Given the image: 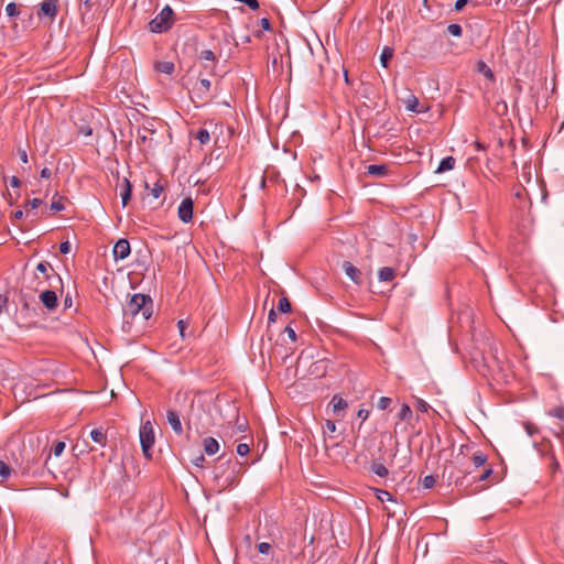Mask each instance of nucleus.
Instances as JSON below:
<instances>
[{
	"instance_id": "9b49d317",
	"label": "nucleus",
	"mask_w": 564,
	"mask_h": 564,
	"mask_svg": "<svg viewBox=\"0 0 564 564\" xmlns=\"http://www.w3.org/2000/svg\"><path fill=\"white\" fill-rule=\"evenodd\" d=\"M166 419L175 434L181 435L183 433V426L178 413L174 410H169L166 412Z\"/></svg>"
},
{
	"instance_id": "603ef678",
	"label": "nucleus",
	"mask_w": 564,
	"mask_h": 564,
	"mask_svg": "<svg viewBox=\"0 0 564 564\" xmlns=\"http://www.w3.org/2000/svg\"><path fill=\"white\" fill-rule=\"evenodd\" d=\"M48 268H51V264L46 261L40 262L36 265V270L41 273H46Z\"/></svg>"
},
{
	"instance_id": "412c9836",
	"label": "nucleus",
	"mask_w": 564,
	"mask_h": 564,
	"mask_svg": "<svg viewBox=\"0 0 564 564\" xmlns=\"http://www.w3.org/2000/svg\"><path fill=\"white\" fill-rule=\"evenodd\" d=\"M154 68L159 73L171 75L174 72L175 66L172 62L162 61L156 62Z\"/></svg>"
},
{
	"instance_id": "774afa93",
	"label": "nucleus",
	"mask_w": 564,
	"mask_h": 564,
	"mask_svg": "<svg viewBox=\"0 0 564 564\" xmlns=\"http://www.w3.org/2000/svg\"><path fill=\"white\" fill-rule=\"evenodd\" d=\"M344 78H345V82L346 84H349V77H348V72L347 70H344Z\"/></svg>"
},
{
	"instance_id": "8fccbe9b",
	"label": "nucleus",
	"mask_w": 564,
	"mask_h": 564,
	"mask_svg": "<svg viewBox=\"0 0 564 564\" xmlns=\"http://www.w3.org/2000/svg\"><path fill=\"white\" fill-rule=\"evenodd\" d=\"M284 333L288 335V337L292 340V341H295L296 340V333L295 330L291 327V326H286L284 328Z\"/></svg>"
},
{
	"instance_id": "f704fd0d",
	"label": "nucleus",
	"mask_w": 564,
	"mask_h": 564,
	"mask_svg": "<svg viewBox=\"0 0 564 564\" xmlns=\"http://www.w3.org/2000/svg\"><path fill=\"white\" fill-rule=\"evenodd\" d=\"M6 12L9 17H17L19 15V9L14 2H10L6 7Z\"/></svg>"
},
{
	"instance_id": "bb28decb",
	"label": "nucleus",
	"mask_w": 564,
	"mask_h": 564,
	"mask_svg": "<svg viewBox=\"0 0 564 564\" xmlns=\"http://www.w3.org/2000/svg\"><path fill=\"white\" fill-rule=\"evenodd\" d=\"M278 310L281 312V313H290L291 310H292V306H291V302L289 301L288 297L285 296H282L279 301V304H278Z\"/></svg>"
},
{
	"instance_id": "338daca9",
	"label": "nucleus",
	"mask_w": 564,
	"mask_h": 564,
	"mask_svg": "<svg viewBox=\"0 0 564 564\" xmlns=\"http://www.w3.org/2000/svg\"><path fill=\"white\" fill-rule=\"evenodd\" d=\"M475 147H476L477 150H484L485 149V147L480 142H478V141L475 142Z\"/></svg>"
},
{
	"instance_id": "393cba45",
	"label": "nucleus",
	"mask_w": 564,
	"mask_h": 564,
	"mask_svg": "<svg viewBox=\"0 0 564 564\" xmlns=\"http://www.w3.org/2000/svg\"><path fill=\"white\" fill-rule=\"evenodd\" d=\"M417 106H419V99L413 94H410L408 96V99L405 100L406 109L412 112H420V110L417 109Z\"/></svg>"
},
{
	"instance_id": "f03ea898",
	"label": "nucleus",
	"mask_w": 564,
	"mask_h": 564,
	"mask_svg": "<svg viewBox=\"0 0 564 564\" xmlns=\"http://www.w3.org/2000/svg\"><path fill=\"white\" fill-rule=\"evenodd\" d=\"M176 22L174 10L166 4L149 23L148 29L152 33H166Z\"/></svg>"
},
{
	"instance_id": "4d7b16f0",
	"label": "nucleus",
	"mask_w": 564,
	"mask_h": 564,
	"mask_svg": "<svg viewBox=\"0 0 564 564\" xmlns=\"http://www.w3.org/2000/svg\"><path fill=\"white\" fill-rule=\"evenodd\" d=\"M467 2L468 0H457L454 6L455 10L460 11L467 4Z\"/></svg>"
},
{
	"instance_id": "6e6d98bb",
	"label": "nucleus",
	"mask_w": 564,
	"mask_h": 564,
	"mask_svg": "<svg viewBox=\"0 0 564 564\" xmlns=\"http://www.w3.org/2000/svg\"><path fill=\"white\" fill-rule=\"evenodd\" d=\"M492 473V469L491 468H487L484 470V473L478 477V480L479 481H484L486 480Z\"/></svg>"
},
{
	"instance_id": "39448f33",
	"label": "nucleus",
	"mask_w": 564,
	"mask_h": 564,
	"mask_svg": "<svg viewBox=\"0 0 564 564\" xmlns=\"http://www.w3.org/2000/svg\"><path fill=\"white\" fill-rule=\"evenodd\" d=\"M58 13V0H43L36 12L39 19L48 18L53 22Z\"/></svg>"
},
{
	"instance_id": "58836bf2",
	"label": "nucleus",
	"mask_w": 564,
	"mask_h": 564,
	"mask_svg": "<svg viewBox=\"0 0 564 564\" xmlns=\"http://www.w3.org/2000/svg\"><path fill=\"white\" fill-rule=\"evenodd\" d=\"M391 404V399L388 397H381L378 401V408L380 410H387Z\"/></svg>"
},
{
	"instance_id": "3c124183",
	"label": "nucleus",
	"mask_w": 564,
	"mask_h": 564,
	"mask_svg": "<svg viewBox=\"0 0 564 564\" xmlns=\"http://www.w3.org/2000/svg\"><path fill=\"white\" fill-rule=\"evenodd\" d=\"M59 252L63 254H67L70 252V243L68 241H64L59 245Z\"/></svg>"
},
{
	"instance_id": "a878e982",
	"label": "nucleus",
	"mask_w": 564,
	"mask_h": 564,
	"mask_svg": "<svg viewBox=\"0 0 564 564\" xmlns=\"http://www.w3.org/2000/svg\"><path fill=\"white\" fill-rule=\"evenodd\" d=\"M198 58L200 61L212 62L214 64L217 61L216 54L212 50H203V51H200L199 54H198Z\"/></svg>"
},
{
	"instance_id": "c9c22d12",
	"label": "nucleus",
	"mask_w": 564,
	"mask_h": 564,
	"mask_svg": "<svg viewBox=\"0 0 564 564\" xmlns=\"http://www.w3.org/2000/svg\"><path fill=\"white\" fill-rule=\"evenodd\" d=\"M236 451H237V454L239 456H246L250 452V446L247 443H240V444L237 445V449Z\"/></svg>"
},
{
	"instance_id": "7c9ffc66",
	"label": "nucleus",
	"mask_w": 564,
	"mask_h": 564,
	"mask_svg": "<svg viewBox=\"0 0 564 564\" xmlns=\"http://www.w3.org/2000/svg\"><path fill=\"white\" fill-rule=\"evenodd\" d=\"M447 32L453 36L459 37L463 34V29L459 24L452 23L447 26Z\"/></svg>"
},
{
	"instance_id": "49530a36",
	"label": "nucleus",
	"mask_w": 564,
	"mask_h": 564,
	"mask_svg": "<svg viewBox=\"0 0 564 564\" xmlns=\"http://www.w3.org/2000/svg\"><path fill=\"white\" fill-rule=\"evenodd\" d=\"M187 325H188L187 322L184 319H180L177 322V326H178L180 334H181L182 338L186 337L185 329H186Z\"/></svg>"
},
{
	"instance_id": "a19ab883",
	"label": "nucleus",
	"mask_w": 564,
	"mask_h": 564,
	"mask_svg": "<svg viewBox=\"0 0 564 564\" xmlns=\"http://www.w3.org/2000/svg\"><path fill=\"white\" fill-rule=\"evenodd\" d=\"M236 1L248 6L253 11L258 10L260 7L258 0H236Z\"/></svg>"
},
{
	"instance_id": "cd10ccee",
	"label": "nucleus",
	"mask_w": 564,
	"mask_h": 564,
	"mask_svg": "<svg viewBox=\"0 0 564 564\" xmlns=\"http://www.w3.org/2000/svg\"><path fill=\"white\" fill-rule=\"evenodd\" d=\"M400 421L410 420L412 417V410L408 404H403L398 413Z\"/></svg>"
},
{
	"instance_id": "37998d69",
	"label": "nucleus",
	"mask_w": 564,
	"mask_h": 564,
	"mask_svg": "<svg viewBox=\"0 0 564 564\" xmlns=\"http://www.w3.org/2000/svg\"><path fill=\"white\" fill-rule=\"evenodd\" d=\"M336 431V424L332 420H327L324 425V433H334Z\"/></svg>"
},
{
	"instance_id": "f3484780",
	"label": "nucleus",
	"mask_w": 564,
	"mask_h": 564,
	"mask_svg": "<svg viewBox=\"0 0 564 564\" xmlns=\"http://www.w3.org/2000/svg\"><path fill=\"white\" fill-rule=\"evenodd\" d=\"M90 437L95 443L99 444L100 446H105L107 444V435L104 432L102 427L94 429L90 432Z\"/></svg>"
},
{
	"instance_id": "79ce46f5",
	"label": "nucleus",
	"mask_w": 564,
	"mask_h": 564,
	"mask_svg": "<svg viewBox=\"0 0 564 564\" xmlns=\"http://www.w3.org/2000/svg\"><path fill=\"white\" fill-rule=\"evenodd\" d=\"M272 546L270 543L268 542H261L258 544V551L261 553V554H269V552L271 551Z\"/></svg>"
},
{
	"instance_id": "a18cd8bd",
	"label": "nucleus",
	"mask_w": 564,
	"mask_h": 564,
	"mask_svg": "<svg viewBox=\"0 0 564 564\" xmlns=\"http://www.w3.org/2000/svg\"><path fill=\"white\" fill-rule=\"evenodd\" d=\"M150 133H153V131L148 130V129H143V131L138 130V138L140 139L141 142L144 143L149 138L148 134H150Z\"/></svg>"
},
{
	"instance_id": "c756f323",
	"label": "nucleus",
	"mask_w": 564,
	"mask_h": 564,
	"mask_svg": "<svg viewBox=\"0 0 564 564\" xmlns=\"http://www.w3.org/2000/svg\"><path fill=\"white\" fill-rule=\"evenodd\" d=\"M471 459H473V463H474L475 467H480V466H482L486 463L487 457L481 452H476L473 455Z\"/></svg>"
},
{
	"instance_id": "de8ad7c7",
	"label": "nucleus",
	"mask_w": 564,
	"mask_h": 564,
	"mask_svg": "<svg viewBox=\"0 0 564 564\" xmlns=\"http://www.w3.org/2000/svg\"><path fill=\"white\" fill-rule=\"evenodd\" d=\"M206 459L203 454L198 455L195 459H193V464L196 467L203 468L205 466Z\"/></svg>"
},
{
	"instance_id": "7ed1b4c3",
	"label": "nucleus",
	"mask_w": 564,
	"mask_h": 564,
	"mask_svg": "<svg viewBox=\"0 0 564 564\" xmlns=\"http://www.w3.org/2000/svg\"><path fill=\"white\" fill-rule=\"evenodd\" d=\"M210 80L207 78H198L196 83L193 85L191 90V99L195 104L206 105L210 100L209 91H210Z\"/></svg>"
},
{
	"instance_id": "ddd939ff",
	"label": "nucleus",
	"mask_w": 564,
	"mask_h": 564,
	"mask_svg": "<svg viewBox=\"0 0 564 564\" xmlns=\"http://www.w3.org/2000/svg\"><path fill=\"white\" fill-rule=\"evenodd\" d=\"M120 195L122 205L127 206L132 195V184L127 177L123 178V185Z\"/></svg>"
},
{
	"instance_id": "20e7f679",
	"label": "nucleus",
	"mask_w": 564,
	"mask_h": 564,
	"mask_svg": "<svg viewBox=\"0 0 564 564\" xmlns=\"http://www.w3.org/2000/svg\"><path fill=\"white\" fill-rule=\"evenodd\" d=\"M155 436L153 425L150 421L144 422L140 429V443L143 455L150 459L152 457L151 448L154 444Z\"/></svg>"
},
{
	"instance_id": "2f4dec72",
	"label": "nucleus",
	"mask_w": 564,
	"mask_h": 564,
	"mask_svg": "<svg viewBox=\"0 0 564 564\" xmlns=\"http://www.w3.org/2000/svg\"><path fill=\"white\" fill-rule=\"evenodd\" d=\"M163 189H164L163 185L161 184L160 181H158L153 184V187L150 188L151 195L153 196V198L156 199L161 196Z\"/></svg>"
},
{
	"instance_id": "e433bc0d",
	"label": "nucleus",
	"mask_w": 564,
	"mask_h": 564,
	"mask_svg": "<svg viewBox=\"0 0 564 564\" xmlns=\"http://www.w3.org/2000/svg\"><path fill=\"white\" fill-rule=\"evenodd\" d=\"M247 427H248V422L247 420H240L239 419V415L237 414V417H236V430L238 432H246L247 431Z\"/></svg>"
},
{
	"instance_id": "2eb2a0df",
	"label": "nucleus",
	"mask_w": 564,
	"mask_h": 564,
	"mask_svg": "<svg viewBox=\"0 0 564 564\" xmlns=\"http://www.w3.org/2000/svg\"><path fill=\"white\" fill-rule=\"evenodd\" d=\"M389 172L386 164H371L367 166V173L375 176H386Z\"/></svg>"
},
{
	"instance_id": "9d476101",
	"label": "nucleus",
	"mask_w": 564,
	"mask_h": 564,
	"mask_svg": "<svg viewBox=\"0 0 564 564\" xmlns=\"http://www.w3.org/2000/svg\"><path fill=\"white\" fill-rule=\"evenodd\" d=\"M217 462H218V466L215 467V478L216 479H219V478H224L225 477V473H226V469L231 465L232 463V458L231 456L229 457H226V454H221L218 458H217Z\"/></svg>"
},
{
	"instance_id": "aec40b11",
	"label": "nucleus",
	"mask_w": 564,
	"mask_h": 564,
	"mask_svg": "<svg viewBox=\"0 0 564 564\" xmlns=\"http://www.w3.org/2000/svg\"><path fill=\"white\" fill-rule=\"evenodd\" d=\"M395 272L394 269L390 267H383L378 272L379 281L381 282H390L394 279Z\"/></svg>"
},
{
	"instance_id": "13d9d810",
	"label": "nucleus",
	"mask_w": 564,
	"mask_h": 564,
	"mask_svg": "<svg viewBox=\"0 0 564 564\" xmlns=\"http://www.w3.org/2000/svg\"><path fill=\"white\" fill-rule=\"evenodd\" d=\"M275 321H276V313L273 308H271L268 314V323L271 324V323H274Z\"/></svg>"
},
{
	"instance_id": "c03bdc74",
	"label": "nucleus",
	"mask_w": 564,
	"mask_h": 564,
	"mask_svg": "<svg viewBox=\"0 0 564 564\" xmlns=\"http://www.w3.org/2000/svg\"><path fill=\"white\" fill-rule=\"evenodd\" d=\"M377 497L381 501H384V500L391 501L392 500V495L386 490H378Z\"/></svg>"
},
{
	"instance_id": "b1692460",
	"label": "nucleus",
	"mask_w": 564,
	"mask_h": 564,
	"mask_svg": "<svg viewBox=\"0 0 564 564\" xmlns=\"http://www.w3.org/2000/svg\"><path fill=\"white\" fill-rule=\"evenodd\" d=\"M12 473V468L4 460H0V484L6 481Z\"/></svg>"
},
{
	"instance_id": "c85d7f7f",
	"label": "nucleus",
	"mask_w": 564,
	"mask_h": 564,
	"mask_svg": "<svg viewBox=\"0 0 564 564\" xmlns=\"http://www.w3.org/2000/svg\"><path fill=\"white\" fill-rule=\"evenodd\" d=\"M202 144H206L210 140V134L206 129H199L195 137Z\"/></svg>"
},
{
	"instance_id": "6e6552de",
	"label": "nucleus",
	"mask_w": 564,
	"mask_h": 564,
	"mask_svg": "<svg viewBox=\"0 0 564 564\" xmlns=\"http://www.w3.org/2000/svg\"><path fill=\"white\" fill-rule=\"evenodd\" d=\"M131 252L130 243L127 239H119L113 246V258L115 260H123Z\"/></svg>"
},
{
	"instance_id": "ea45409f",
	"label": "nucleus",
	"mask_w": 564,
	"mask_h": 564,
	"mask_svg": "<svg viewBox=\"0 0 564 564\" xmlns=\"http://www.w3.org/2000/svg\"><path fill=\"white\" fill-rule=\"evenodd\" d=\"M51 210L54 212V213H58V212H62L64 210L65 206L64 204L62 203L61 199L58 200H53L51 203V206H50Z\"/></svg>"
},
{
	"instance_id": "0e129e2a",
	"label": "nucleus",
	"mask_w": 564,
	"mask_h": 564,
	"mask_svg": "<svg viewBox=\"0 0 564 564\" xmlns=\"http://www.w3.org/2000/svg\"><path fill=\"white\" fill-rule=\"evenodd\" d=\"M80 1L85 6L86 11H90L91 10V8H93L91 0H80Z\"/></svg>"
},
{
	"instance_id": "f8f14e48",
	"label": "nucleus",
	"mask_w": 564,
	"mask_h": 564,
	"mask_svg": "<svg viewBox=\"0 0 564 564\" xmlns=\"http://www.w3.org/2000/svg\"><path fill=\"white\" fill-rule=\"evenodd\" d=\"M203 447L206 455H215L219 451V443L216 438L208 436L203 440Z\"/></svg>"
},
{
	"instance_id": "69168bd1",
	"label": "nucleus",
	"mask_w": 564,
	"mask_h": 564,
	"mask_svg": "<svg viewBox=\"0 0 564 564\" xmlns=\"http://www.w3.org/2000/svg\"><path fill=\"white\" fill-rule=\"evenodd\" d=\"M23 212L21 209L14 212L13 217L14 219H21L23 217Z\"/></svg>"
},
{
	"instance_id": "72a5a7b5",
	"label": "nucleus",
	"mask_w": 564,
	"mask_h": 564,
	"mask_svg": "<svg viewBox=\"0 0 564 564\" xmlns=\"http://www.w3.org/2000/svg\"><path fill=\"white\" fill-rule=\"evenodd\" d=\"M549 414L551 416H554V417H557L558 420L563 421L564 420V406H556L552 410L549 411Z\"/></svg>"
},
{
	"instance_id": "1a4fd4ad",
	"label": "nucleus",
	"mask_w": 564,
	"mask_h": 564,
	"mask_svg": "<svg viewBox=\"0 0 564 564\" xmlns=\"http://www.w3.org/2000/svg\"><path fill=\"white\" fill-rule=\"evenodd\" d=\"M343 270L346 275L357 285H361L362 283V274L361 271L355 267L350 261H344L341 264Z\"/></svg>"
},
{
	"instance_id": "5701e85b",
	"label": "nucleus",
	"mask_w": 564,
	"mask_h": 564,
	"mask_svg": "<svg viewBox=\"0 0 564 564\" xmlns=\"http://www.w3.org/2000/svg\"><path fill=\"white\" fill-rule=\"evenodd\" d=\"M371 471L379 477H386L389 474L388 468L383 464L378 462H372Z\"/></svg>"
},
{
	"instance_id": "a211bd4d",
	"label": "nucleus",
	"mask_w": 564,
	"mask_h": 564,
	"mask_svg": "<svg viewBox=\"0 0 564 564\" xmlns=\"http://www.w3.org/2000/svg\"><path fill=\"white\" fill-rule=\"evenodd\" d=\"M330 404L335 414H339V412L344 411L348 406L347 401L337 394L333 397Z\"/></svg>"
},
{
	"instance_id": "680f3d73",
	"label": "nucleus",
	"mask_w": 564,
	"mask_h": 564,
	"mask_svg": "<svg viewBox=\"0 0 564 564\" xmlns=\"http://www.w3.org/2000/svg\"><path fill=\"white\" fill-rule=\"evenodd\" d=\"M18 154L23 163H28V153L25 150H19Z\"/></svg>"
},
{
	"instance_id": "864d4df0",
	"label": "nucleus",
	"mask_w": 564,
	"mask_h": 564,
	"mask_svg": "<svg viewBox=\"0 0 564 564\" xmlns=\"http://www.w3.org/2000/svg\"><path fill=\"white\" fill-rule=\"evenodd\" d=\"M260 25H261L262 30H264V31H270L271 30V22L267 18H262L260 20Z\"/></svg>"
},
{
	"instance_id": "5fc2aeb1",
	"label": "nucleus",
	"mask_w": 564,
	"mask_h": 564,
	"mask_svg": "<svg viewBox=\"0 0 564 564\" xmlns=\"http://www.w3.org/2000/svg\"><path fill=\"white\" fill-rule=\"evenodd\" d=\"M357 416L361 419L362 421L367 420L369 416V411L366 409H360L357 413Z\"/></svg>"
},
{
	"instance_id": "e2e57ef3",
	"label": "nucleus",
	"mask_w": 564,
	"mask_h": 564,
	"mask_svg": "<svg viewBox=\"0 0 564 564\" xmlns=\"http://www.w3.org/2000/svg\"><path fill=\"white\" fill-rule=\"evenodd\" d=\"M52 175L51 173V170L47 169V167H44L42 171H41V177L42 178H50Z\"/></svg>"
},
{
	"instance_id": "423d86ee",
	"label": "nucleus",
	"mask_w": 564,
	"mask_h": 564,
	"mask_svg": "<svg viewBox=\"0 0 564 564\" xmlns=\"http://www.w3.org/2000/svg\"><path fill=\"white\" fill-rule=\"evenodd\" d=\"M194 200L191 197H185L177 209L178 218L187 224L193 219Z\"/></svg>"
},
{
	"instance_id": "6ab92c4d",
	"label": "nucleus",
	"mask_w": 564,
	"mask_h": 564,
	"mask_svg": "<svg viewBox=\"0 0 564 564\" xmlns=\"http://www.w3.org/2000/svg\"><path fill=\"white\" fill-rule=\"evenodd\" d=\"M455 163H456V160L453 156L444 158L441 161L438 167L436 169V173H444V172L453 170L455 166Z\"/></svg>"
},
{
	"instance_id": "09e8293b",
	"label": "nucleus",
	"mask_w": 564,
	"mask_h": 564,
	"mask_svg": "<svg viewBox=\"0 0 564 564\" xmlns=\"http://www.w3.org/2000/svg\"><path fill=\"white\" fill-rule=\"evenodd\" d=\"M43 203L42 199L40 198H33L31 200L28 202V206L30 207V209H36L39 206H41Z\"/></svg>"
},
{
	"instance_id": "0eeeda50",
	"label": "nucleus",
	"mask_w": 564,
	"mask_h": 564,
	"mask_svg": "<svg viewBox=\"0 0 564 564\" xmlns=\"http://www.w3.org/2000/svg\"><path fill=\"white\" fill-rule=\"evenodd\" d=\"M40 301L47 311L52 312L58 306V299L56 292L53 290H45L40 294Z\"/></svg>"
},
{
	"instance_id": "dca6fc26",
	"label": "nucleus",
	"mask_w": 564,
	"mask_h": 564,
	"mask_svg": "<svg viewBox=\"0 0 564 564\" xmlns=\"http://www.w3.org/2000/svg\"><path fill=\"white\" fill-rule=\"evenodd\" d=\"M476 70L480 74H482L487 79L494 82L495 80V74L494 72L491 70V68L484 62V61H478L476 63Z\"/></svg>"
},
{
	"instance_id": "4c0bfd02",
	"label": "nucleus",
	"mask_w": 564,
	"mask_h": 564,
	"mask_svg": "<svg viewBox=\"0 0 564 564\" xmlns=\"http://www.w3.org/2000/svg\"><path fill=\"white\" fill-rule=\"evenodd\" d=\"M415 408L417 411L425 413L429 411L430 405L424 400L416 399Z\"/></svg>"
},
{
	"instance_id": "4468645a",
	"label": "nucleus",
	"mask_w": 564,
	"mask_h": 564,
	"mask_svg": "<svg viewBox=\"0 0 564 564\" xmlns=\"http://www.w3.org/2000/svg\"><path fill=\"white\" fill-rule=\"evenodd\" d=\"M65 443L62 442V441H58L54 444L53 448L48 452L47 456H46V459H45V463H44V466L48 469V471H51L50 467H48V460L52 456V454L56 457L61 456L62 453L64 452L65 449Z\"/></svg>"
},
{
	"instance_id": "473e14b6",
	"label": "nucleus",
	"mask_w": 564,
	"mask_h": 564,
	"mask_svg": "<svg viewBox=\"0 0 564 564\" xmlns=\"http://www.w3.org/2000/svg\"><path fill=\"white\" fill-rule=\"evenodd\" d=\"M435 484H436V478L433 475H427L422 480V485L426 489L433 488L435 486Z\"/></svg>"
},
{
	"instance_id": "bf43d9fd",
	"label": "nucleus",
	"mask_w": 564,
	"mask_h": 564,
	"mask_svg": "<svg viewBox=\"0 0 564 564\" xmlns=\"http://www.w3.org/2000/svg\"><path fill=\"white\" fill-rule=\"evenodd\" d=\"M72 305H73L72 296H70V294L67 293L64 299V308H69V307H72Z\"/></svg>"
},
{
	"instance_id": "4be33fe9",
	"label": "nucleus",
	"mask_w": 564,
	"mask_h": 564,
	"mask_svg": "<svg viewBox=\"0 0 564 564\" xmlns=\"http://www.w3.org/2000/svg\"><path fill=\"white\" fill-rule=\"evenodd\" d=\"M393 56V48L389 46H384L381 55H380V62L383 67H388L389 62L391 61Z\"/></svg>"
},
{
	"instance_id": "f257e3e1",
	"label": "nucleus",
	"mask_w": 564,
	"mask_h": 564,
	"mask_svg": "<svg viewBox=\"0 0 564 564\" xmlns=\"http://www.w3.org/2000/svg\"><path fill=\"white\" fill-rule=\"evenodd\" d=\"M152 306L153 302L149 295L137 293L123 307V315L132 319L141 315L143 321H148L152 315Z\"/></svg>"
},
{
	"instance_id": "052dcab7",
	"label": "nucleus",
	"mask_w": 564,
	"mask_h": 564,
	"mask_svg": "<svg viewBox=\"0 0 564 564\" xmlns=\"http://www.w3.org/2000/svg\"><path fill=\"white\" fill-rule=\"evenodd\" d=\"M10 185H11L12 187L18 188V187H20V185H21V181L19 180V177H17V176H12V177L10 178Z\"/></svg>"
}]
</instances>
